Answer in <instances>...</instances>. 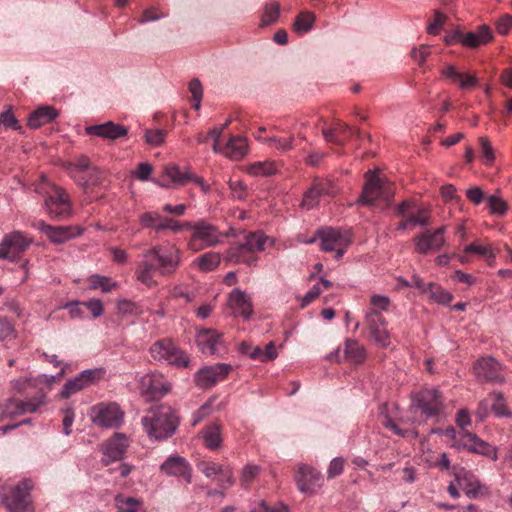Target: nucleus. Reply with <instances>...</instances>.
I'll return each instance as SVG.
<instances>
[{"instance_id": "nucleus-1", "label": "nucleus", "mask_w": 512, "mask_h": 512, "mask_svg": "<svg viewBox=\"0 0 512 512\" xmlns=\"http://www.w3.org/2000/svg\"><path fill=\"white\" fill-rule=\"evenodd\" d=\"M65 169L85 194H90L95 187H106V171L92 165L86 155L76 156L73 161L65 164Z\"/></svg>"}, {"instance_id": "nucleus-2", "label": "nucleus", "mask_w": 512, "mask_h": 512, "mask_svg": "<svg viewBox=\"0 0 512 512\" xmlns=\"http://www.w3.org/2000/svg\"><path fill=\"white\" fill-rule=\"evenodd\" d=\"M148 436L163 440L172 436L178 426V419L170 406L160 405L151 408L141 419Z\"/></svg>"}, {"instance_id": "nucleus-3", "label": "nucleus", "mask_w": 512, "mask_h": 512, "mask_svg": "<svg viewBox=\"0 0 512 512\" xmlns=\"http://www.w3.org/2000/svg\"><path fill=\"white\" fill-rule=\"evenodd\" d=\"M188 230H190V238L187 247L192 252H199L205 248L216 247L222 244L224 239L228 236L227 233L221 232L216 225L205 220L190 222Z\"/></svg>"}, {"instance_id": "nucleus-4", "label": "nucleus", "mask_w": 512, "mask_h": 512, "mask_svg": "<svg viewBox=\"0 0 512 512\" xmlns=\"http://www.w3.org/2000/svg\"><path fill=\"white\" fill-rule=\"evenodd\" d=\"M43 186L37 187L35 191L44 194V207L47 214L56 219L68 218L72 214V204L68 193L61 187L50 184L44 177Z\"/></svg>"}, {"instance_id": "nucleus-5", "label": "nucleus", "mask_w": 512, "mask_h": 512, "mask_svg": "<svg viewBox=\"0 0 512 512\" xmlns=\"http://www.w3.org/2000/svg\"><path fill=\"white\" fill-rule=\"evenodd\" d=\"M393 196L394 188L388 179L369 170L365 173V184L357 202L362 205H373L378 200L389 202Z\"/></svg>"}, {"instance_id": "nucleus-6", "label": "nucleus", "mask_w": 512, "mask_h": 512, "mask_svg": "<svg viewBox=\"0 0 512 512\" xmlns=\"http://www.w3.org/2000/svg\"><path fill=\"white\" fill-rule=\"evenodd\" d=\"M445 434L454 439L453 447L457 450H467L471 453L485 456L492 461L498 459V448L480 439L475 433L463 431L456 437L454 428L446 429Z\"/></svg>"}, {"instance_id": "nucleus-7", "label": "nucleus", "mask_w": 512, "mask_h": 512, "mask_svg": "<svg viewBox=\"0 0 512 512\" xmlns=\"http://www.w3.org/2000/svg\"><path fill=\"white\" fill-rule=\"evenodd\" d=\"M33 489V482L24 479L9 492L0 491L1 502L9 512H34L30 492Z\"/></svg>"}, {"instance_id": "nucleus-8", "label": "nucleus", "mask_w": 512, "mask_h": 512, "mask_svg": "<svg viewBox=\"0 0 512 512\" xmlns=\"http://www.w3.org/2000/svg\"><path fill=\"white\" fill-rule=\"evenodd\" d=\"M149 352L151 357L161 364L184 368L190 363L189 356L170 339L154 342L150 346Z\"/></svg>"}, {"instance_id": "nucleus-9", "label": "nucleus", "mask_w": 512, "mask_h": 512, "mask_svg": "<svg viewBox=\"0 0 512 512\" xmlns=\"http://www.w3.org/2000/svg\"><path fill=\"white\" fill-rule=\"evenodd\" d=\"M33 238L26 232L15 230L4 235L0 242V259L14 263L28 250Z\"/></svg>"}, {"instance_id": "nucleus-10", "label": "nucleus", "mask_w": 512, "mask_h": 512, "mask_svg": "<svg viewBox=\"0 0 512 512\" xmlns=\"http://www.w3.org/2000/svg\"><path fill=\"white\" fill-rule=\"evenodd\" d=\"M316 236L320 240V248L325 252H335V258L339 260L351 244V233L332 227L321 228Z\"/></svg>"}, {"instance_id": "nucleus-11", "label": "nucleus", "mask_w": 512, "mask_h": 512, "mask_svg": "<svg viewBox=\"0 0 512 512\" xmlns=\"http://www.w3.org/2000/svg\"><path fill=\"white\" fill-rule=\"evenodd\" d=\"M91 421L102 428H117L123 422L124 413L116 403H98L88 413Z\"/></svg>"}, {"instance_id": "nucleus-12", "label": "nucleus", "mask_w": 512, "mask_h": 512, "mask_svg": "<svg viewBox=\"0 0 512 512\" xmlns=\"http://www.w3.org/2000/svg\"><path fill=\"white\" fill-rule=\"evenodd\" d=\"M139 389L146 400L153 401L168 394L171 390V384L163 374L150 372L140 378Z\"/></svg>"}, {"instance_id": "nucleus-13", "label": "nucleus", "mask_w": 512, "mask_h": 512, "mask_svg": "<svg viewBox=\"0 0 512 512\" xmlns=\"http://www.w3.org/2000/svg\"><path fill=\"white\" fill-rule=\"evenodd\" d=\"M412 407L426 417H434L443 407L441 394L436 388H425L412 396Z\"/></svg>"}, {"instance_id": "nucleus-14", "label": "nucleus", "mask_w": 512, "mask_h": 512, "mask_svg": "<svg viewBox=\"0 0 512 512\" xmlns=\"http://www.w3.org/2000/svg\"><path fill=\"white\" fill-rule=\"evenodd\" d=\"M148 256H152L158 267V273L162 276L173 274L180 264V251L175 247L154 246L148 250Z\"/></svg>"}, {"instance_id": "nucleus-15", "label": "nucleus", "mask_w": 512, "mask_h": 512, "mask_svg": "<svg viewBox=\"0 0 512 512\" xmlns=\"http://www.w3.org/2000/svg\"><path fill=\"white\" fill-rule=\"evenodd\" d=\"M45 401L46 396L44 393H40L27 401L14 398L8 399L4 404L0 405V420L26 413H34L45 404Z\"/></svg>"}, {"instance_id": "nucleus-16", "label": "nucleus", "mask_w": 512, "mask_h": 512, "mask_svg": "<svg viewBox=\"0 0 512 512\" xmlns=\"http://www.w3.org/2000/svg\"><path fill=\"white\" fill-rule=\"evenodd\" d=\"M365 324L373 341L381 348L391 344L390 333L387 329V321L382 313L376 309H368L365 313Z\"/></svg>"}, {"instance_id": "nucleus-17", "label": "nucleus", "mask_w": 512, "mask_h": 512, "mask_svg": "<svg viewBox=\"0 0 512 512\" xmlns=\"http://www.w3.org/2000/svg\"><path fill=\"white\" fill-rule=\"evenodd\" d=\"M231 371L232 366L227 363L205 366L195 373L194 382L200 389H210L225 380Z\"/></svg>"}, {"instance_id": "nucleus-18", "label": "nucleus", "mask_w": 512, "mask_h": 512, "mask_svg": "<svg viewBox=\"0 0 512 512\" xmlns=\"http://www.w3.org/2000/svg\"><path fill=\"white\" fill-rule=\"evenodd\" d=\"M104 374L101 368L86 369L77 376L69 379L63 386L60 396L64 399L82 391L83 389L95 384Z\"/></svg>"}, {"instance_id": "nucleus-19", "label": "nucleus", "mask_w": 512, "mask_h": 512, "mask_svg": "<svg viewBox=\"0 0 512 512\" xmlns=\"http://www.w3.org/2000/svg\"><path fill=\"white\" fill-rule=\"evenodd\" d=\"M445 232L446 227L442 226L416 235L413 239L416 252L427 254L431 251H439L445 244Z\"/></svg>"}, {"instance_id": "nucleus-20", "label": "nucleus", "mask_w": 512, "mask_h": 512, "mask_svg": "<svg viewBox=\"0 0 512 512\" xmlns=\"http://www.w3.org/2000/svg\"><path fill=\"white\" fill-rule=\"evenodd\" d=\"M196 342L203 354L222 356L226 353L223 335L216 330H200L196 335Z\"/></svg>"}, {"instance_id": "nucleus-21", "label": "nucleus", "mask_w": 512, "mask_h": 512, "mask_svg": "<svg viewBox=\"0 0 512 512\" xmlns=\"http://www.w3.org/2000/svg\"><path fill=\"white\" fill-rule=\"evenodd\" d=\"M128 447L129 438L125 434L115 433L102 445L103 464L107 466L112 462L123 459Z\"/></svg>"}, {"instance_id": "nucleus-22", "label": "nucleus", "mask_w": 512, "mask_h": 512, "mask_svg": "<svg viewBox=\"0 0 512 512\" xmlns=\"http://www.w3.org/2000/svg\"><path fill=\"white\" fill-rule=\"evenodd\" d=\"M163 176L176 185H185L188 181L197 184L204 194L210 191V186L202 177L194 175L189 168L181 170L177 165H168L164 168Z\"/></svg>"}, {"instance_id": "nucleus-23", "label": "nucleus", "mask_w": 512, "mask_h": 512, "mask_svg": "<svg viewBox=\"0 0 512 512\" xmlns=\"http://www.w3.org/2000/svg\"><path fill=\"white\" fill-rule=\"evenodd\" d=\"M477 378L493 383H502L504 376L502 367L493 357L487 356L480 358L473 367Z\"/></svg>"}, {"instance_id": "nucleus-24", "label": "nucleus", "mask_w": 512, "mask_h": 512, "mask_svg": "<svg viewBox=\"0 0 512 512\" xmlns=\"http://www.w3.org/2000/svg\"><path fill=\"white\" fill-rule=\"evenodd\" d=\"M228 308L236 317L249 319L253 312V306L249 295L246 292L236 288L228 296Z\"/></svg>"}, {"instance_id": "nucleus-25", "label": "nucleus", "mask_w": 512, "mask_h": 512, "mask_svg": "<svg viewBox=\"0 0 512 512\" xmlns=\"http://www.w3.org/2000/svg\"><path fill=\"white\" fill-rule=\"evenodd\" d=\"M295 479L302 493L311 494L322 485L320 472L307 465L299 466Z\"/></svg>"}, {"instance_id": "nucleus-26", "label": "nucleus", "mask_w": 512, "mask_h": 512, "mask_svg": "<svg viewBox=\"0 0 512 512\" xmlns=\"http://www.w3.org/2000/svg\"><path fill=\"white\" fill-rule=\"evenodd\" d=\"M453 475L456 484L464 491L468 498H476L480 494L482 485L472 472L462 467H454Z\"/></svg>"}, {"instance_id": "nucleus-27", "label": "nucleus", "mask_w": 512, "mask_h": 512, "mask_svg": "<svg viewBox=\"0 0 512 512\" xmlns=\"http://www.w3.org/2000/svg\"><path fill=\"white\" fill-rule=\"evenodd\" d=\"M441 75L445 80L457 85L462 90L472 89L477 86L479 82L475 75L461 72L452 64L445 65L441 69Z\"/></svg>"}, {"instance_id": "nucleus-28", "label": "nucleus", "mask_w": 512, "mask_h": 512, "mask_svg": "<svg viewBox=\"0 0 512 512\" xmlns=\"http://www.w3.org/2000/svg\"><path fill=\"white\" fill-rule=\"evenodd\" d=\"M224 259L226 262L231 264H245L247 266H256L258 262V256L253 254L248 246L243 242L231 246L225 251Z\"/></svg>"}, {"instance_id": "nucleus-29", "label": "nucleus", "mask_w": 512, "mask_h": 512, "mask_svg": "<svg viewBox=\"0 0 512 512\" xmlns=\"http://www.w3.org/2000/svg\"><path fill=\"white\" fill-rule=\"evenodd\" d=\"M35 227L54 244H63L76 236L71 226H52L41 220L35 224Z\"/></svg>"}, {"instance_id": "nucleus-30", "label": "nucleus", "mask_w": 512, "mask_h": 512, "mask_svg": "<svg viewBox=\"0 0 512 512\" xmlns=\"http://www.w3.org/2000/svg\"><path fill=\"white\" fill-rule=\"evenodd\" d=\"M160 471L167 476L183 477L187 482L191 481L190 465L181 456L168 457L160 466Z\"/></svg>"}, {"instance_id": "nucleus-31", "label": "nucleus", "mask_w": 512, "mask_h": 512, "mask_svg": "<svg viewBox=\"0 0 512 512\" xmlns=\"http://www.w3.org/2000/svg\"><path fill=\"white\" fill-rule=\"evenodd\" d=\"M158 272V267L152 256H148V251L143 254L142 260L136 267L135 276L137 281L141 282L147 287H153L156 282L154 280L155 274Z\"/></svg>"}, {"instance_id": "nucleus-32", "label": "nucleus", "mask_w": 512, "mask_h": 512, "mask_svg": "<svg viewBox=\"0 0 512 512\" xmlns=\"http://www.w3.org/2000/svg\"><path fill=\"white\" fill-rule=\"evenodd\" d=\"M85 132L88 135L114 140L125 136L127 129L123 125L109 121L103 124L87 126Z\"/></svg>"}, {"instance_id": "nucleus-33", "label": "nucleus", "mask_w": 512, "mask_h": 512, "mask_svg": "<svg viewBox=\"0 0 512 512\" xmlns=\"http://www.w3.org/2000/svg\"><path fill=\"white\" fill-rule=\"evenodd\" d=\"M198 469L210 479L216 478L219 474H223L225 482L228 484H234V475L232 468L228 465H222L212 461H202L198 464Z\"/></svg>"}, {"instance_id": "nucleus-34", "label": "nucleus", "mask_w": 512, "mask_h": 512, "mask_svg": "<svg viewBox=\"0 0 512 512\" xmlns=\"http://www.w3.org/2000/svg\"><path fill=\"white\" fill-rule=\"evenodd\" d=\"M59 116L58 111L52 106H41L33 111L28 117V126L37 129L45 124L51 123Z\"/></svg>"}, {"instance_id": "nucleus-35", "label": "nucleus", "mask_w": 512, "mask_h": 512, "mask_svg": "<svg viewBox=\"0 0 512 512\" xmlns=\"http://www.w3.org/2000/svg\"><path fill=\"white\" fill-rule=\"evenodd\" d=\"M492 38L493 36L490 28L486 25H482L477 29V31L463 34L461 44L468 48H476L487 44L492 40Z\"/></svg>"}, {"instance_id": "nucleus-36", "label": "nucleus", "mask_w": 512, "mask_h": 512, "mask_svg": "<svg viewBox=\"0 0 512 512\" xmlns=\"http://www.w3.org/2000/svg\"><path fill=\"white\" fill-rule=\"evenodd\" d=\"M244 243L248 246L253 254L261 253L267 247L273 246L274 238L267 236L262 231L250 232L245 236Z\"/></svg>"}, {"instance_id": "nucleus-37", "label": "nucleus", "mask_w": 512, "mask_h": 512, "mask_svg": "<svg viewBox=\"0 0 512 512\" xmlns=\"http://www.w3.org/2000/svg\"><path fill=\"white\" fill-rule=\"evenodd\" d=\"M343 355L344 360L353 364H361L366 358V351L357 340L348 339L344 343Z\"/></svg>"}, {"instance_id": "nucleus-38", "label": "nucleus", "mask_w": 512, "mask_h": 512, "mask_svg": "<svg viewBox=\"0 0 512 512\" xmlns=\"http://www.w3.org/2000/svg\"><path fill=\"white\" fill-rule=\"evenodd\" d=\"M327 185L326 182L321 181L314 183L305 193L301 206L307 210L314 208L318 204L320 197L327 193Z\"/></svg>"}, {"instance_id": "nucleus-39", "label": "nucleus", "mask_w": 512, "mask_h": 512, "mask_svg": "<svg viewBox=\"0 0 512 512\" xmlns=\"http://www.w3.org/2000/svg\"><path fill=\"white\" fill-rule=\"evenodd\" d=\"M89 288L91 290H99L102 293H109L119 287V284L110 277L92 274L87 278Z\"/></svg>"}, {"instance_id": "nucleus-40", "label": "nucleus", "mask_w": 512, "mask_h": 512, "mask_svg": "<svg viewBox=\"0 0 512 512\" xmlns=\"http://www.w3.org/2000/svg\"><path fill=\"white\" fill-rule=\"evenodd\" d=\"M221 262V255L218 252L209 251L193 261V265L196 266L202 272H210L215 270Z\"/></svg>"}, {"instance_id": "nucleus-41", "label": "nucleus", "mask_w": 512, "mask_h": 512, "mask_svg": "<svg viewBox=\"0 0 512 512\" xmlns=\"http://www.w3.org/2000/svg\"><path fill=\"white\" fill-rule=\"evenodd\" d=\"M246 151V140L242 137L235 136L229 139L223 152L227 157L239 160L246 154Z\"/></svg>"}, {"instance_id": "nucleus-42", "label": "nucleus", "mask_w": 512, "mask_h": 512, "mask_svg": "<svg viewBox=\"0 0 512 512\" xmlns=\"http://www.w3.org/2000/svg\"><path fill=\"white\" fill-rule=\"evenodd\" d=\"M277 171V167L274 161L265 160L252 163L247 167L248 174L259 177V176H270Z\"/></svg>"}, {"instance_id": "nucleus-43", "label": "nucleus", "mask_w": 512, "mask_h": 512, "mask_svg": "<svg viewBox=\"0 0 512 512\" xmlns=\"http://www.w3.org/2000/svg\"><path fill=\"white\" fill-rule=\"evenodd\" d=\"M491 402V409L497 417H511L512 412L508 409L504 396L500 392H493L488 397Z\"/></svg>"}, {"instance_id": "nucleus-44", "label": "nucleus", "mask_w": 512, "mask_h": 512, "mask_svg": "<svg viewBox=\"0 0 512 512\" xmlns=\"http://www.w3.org/2000/svg\"><path fill=\"white\" fill-rule=\"evenodd\" d=\"M205 446L210 450L218 449L222 443L220 429L217 425L209 426L202 432Z\"/></svg>"}, {"instance_id": "nucleus-45", "label": "nucleus", "mask_w": 512, "mask_h": 512, "mask_svg": "<svg viewBox=\"0 0 512 512\" xmlns=\"http://www.w3.org/2000/svg\"><path fill=\"white\" fill-rule=\"evenodd\" d=\"M257 140L267 144L269 147L274 148L280 152H286L293 147L294 137H261L257 136Z\"/></svg>"}, {"instance_id": "nucleus-46", "label": "nucleus", "mask_w": 512, "mask_h": 512, "mask_svg": "<svg viewBox=\"0 0 512 512\" xmlns=\"http://www.w3.org/2000/svg\"><path fill=\"white\" fill-rule=\"evenodd\" d=\"M189 226H190V221L180 222L174 218L163 216L161 223L157 227V232L170 230L174 233H178L185 229H188Z\"/></svg>"}, {"instance_id": "nucleus-47", "label": "nucleus", "mask_w": 512, "mask_h": 512, "mask_svg": "<svg viewBox=\"0 0 512 512\" xmlns=\"http://www.w3.org/2000/svg\"><path fill=\"white\" fill-rule=\"evenodd\" d=\"M315 15L312 12H301L295 19L294 29L297 33H307L312 29Z\"/></svg>"}, {"instance_id": "nucleus-48", "label": "nucleus", "mask_w": 512, "mask_h": 512, "mask_svg": "<svg viewBox=\"0 0 512 512\" xmlns=\"http://www.w3.org/2000/svg\"><path fill=\"white\" fill-rule=\"evenodd\" d=\"M412 208L406 210V216L413 226H427L430 222V215L427 209L420 208L412 212Z\"/></svg>"}, {"instance_id": "nucleus-49", "label": "nucleus", "mask_w": 512, "mask_h": 512, "mask_svg": "<svg viewBox=\"0 0 512 512\" xmlns=\"http://www.w3.org/2000/svg\"><path fill=\"white\" fill-rule=\"evenodd\" d=\"M489 212L496 216H502L507 211V203L497 195H490L486 198Z\"/></svg>"}, {"instance_id": "nucleus-50", "label": "nucleus", "mask_w": 512, "mask_h": 512, "mask_svg": "<svg viewBox=\"0 0 512 512\" xmlns=\"http://www.w3.org/2000/svg\"><path fill=\"white\" fill-rule=\"evenodd\" d=\"M162 215L156 211L144 212L139 216V222L143 228H150L157 232V227L161 223Z\"/></svg>"}, {"instance_id": "nucleus-51", "label": "nucleus", "mask_w": 512, "mask_h": 512, "mask_svg": "<svg viewBox=\"0 0 512 512\" xmlns=\"http://www.w3.org/2000/svg\"><path fill=\"white\" fill-rule=\"evenodd\" d=\"M260 467L253 464H247L243 467L240 475V485L248 488L254 479L258 476Z\"/></svg>"}, {"instance_id": "nucleus-52", "label": "nucleus", "mask_w": 512, "mask_h": 512, "mask_svg": "<svg viewBox=\"0 0 512 512\" xmlns=\"http://www.w3.org/2000/svg\"><path fill=\"white\" fill-rule=\"evenodd\" d=\"M115 502L118 509H122L124 512H137L140 506V501L133 497H123L121 495H117L115 497Z\"/></svg>"}, {"instance_id": "nucleus-53", "label": "nucleus", "mask_w": 512, "mask_h": 512, "mask_svg": "<svg viewBox=\"0 0 512 512\" xmlns=\"http://www.w3.org/2000/svg\"><path fill=\"white\" fill-rule=\"evenodd\" d=\"M464 253H475L484 256L488 259L495 258V253L490 245H480L477 243H471L464 248Z\"/></svg>"}, {"instance_id": "nucleus-54", "label": "nucleus", "mask_w": 512, "mask_h": 512, "mask_svg": "<svg viewBox=\"0 0 512 512\" xmlns=\"http://www.w3.org/2000/svg\"><path fill=\"white\" fill-rule=\"evenodd\" d=\"M413 207L414 203L408 200L403 201L401 204L398 205L397 213L403 218V220L397 225L396 229L398 231H405L406 229L413 227L412 223L409 222V219L406 216V210Z\"/></svg>"}, {"instance_id": "nucleus-55", "label": "nucleus", "mask_w": 512, "mask_h": 512, "mask_svg": "<svg viewBox=\"0 0 512 512\" xmlns=\"http://www.w3.org/2000/svg\"><path fill=\"white\" fill-rule=\"evenodd\" d=\"M280 8L277 3H271L265 7L262 15V25L268 26L273 24L279 17Z\"/></svg>"}, {"instance_id": "nucleus-56", "label": "nucleus", "mask_w": 512, "mask_h": 512, "mask_svg": "<svg viewBox=\"0 0 512 512\" xmlns=\"http://www.w3.org/2000/svg\"><path fill=\"white\" fill-rule=\"evenodd\" d=\"M189 91L192 95L193 100V108L195 110H199L201 107V100L203 95V89L200 81L198 79H193L189 83Z\"/></svg>"}, {"instance_id": "nucleus-57", "label": "nucleus", "mask_w": 512, "mask_h": 512, "mask_svg": "<svg viewBox=\"0 0 512 512\" xmlns=\"http://www.w3.org/2000/svg\"><path fill=\"white\" fill-rule=\"evenodd\" d=\"M251 512H290V509L286 504L282 502H279L273 507H270L265 501L261 500L253 506Z\"/></svg>"}, {"instance_id": "nucleus-58", "label": "nucleus", "mask_w": 512, "mask_h": 512, "mask_svg": "<svg viewBox=\"0 0 512 512\" xmlns=\"http://www.w3.org/2000/svg\"><path fill=\"white\" fill-rule=\"evenodd\" d=\"M16 331L14 326L7 318L0 317V340L1 341H11L15 339Z\"/></svg>"}, {"instance_id": "nucleus-59", "label": "nucleus", "mask_w": 512, "mask_h": 512, "mask_svg": "<svg viewBox=\"0 0 512 512\" xmlns=\"http://www.w3.org/2000/svg\"><path fill=\"white\" fill-rule=\"evenodd\" d=\"M428 288L431 293V297L438 303L447 304L452 300L451 293L437 287L434 283H428Z\"/></svg>"}, {"instance_id": "nucleus-60", "label": "nucleus", "mask_w": 512, "mask_h": 512, "mask_svg": "<svg viewBox=\"0 0 512 512\" xmlns=\"http://www.w3.org/2000/svg\"><path fill=\"white\" fill-rule=\"evenodd\" d=\"M482 157L486 165H491L495 159L494 151L487 137L479 138Z\"/></svg>"}, {"instance_id": "nucleus-61", "label": "nucleus", "mask_w": 512, "mask_h": 512, "mask_svg": "<svg viewBox=\"0 0 512 512\" xmlns=\"http://www.w3.org/2000/svg\"><path fill=\"white\" fill-rule=\"evenodd\" d=\"M166 138V132L162 129L146 130L145 140L149 145L159 146Z\"/></svg>"}, {"instance_id": "nucleus-62", "label": "nucleus", "mask_w": 512, "mask_h": 512, "mask_svg": "<svg viewBox=\"0 0 512 512\" xmlns=\"http://www.w3.org/2000/svg\"><path fill=\"white\" fill-rule=\"evenodd\" d=\"M229 188L231 190L232 196L235 199L243 200L247 194L246 185L241 180H230Z\"/></svg>"}, {"instance_id": "nucleus-63", "label": "nucleus", "mask_w": 512, "mask_h": 512, "mask_svg": "<svg viewBox=\"0 0 512 512\" xmlns=\"http://www.w3.org/2000/svg\"><path fill=\"white\" fill-rule=\"evenodd\" d=\"M370 303V309H376L381 313L382 311L388 310L390 306V299L384 295L374 294L371 296Z\"/></svg>"}, {"instance_id": "nucleus-64", "label": "nucleus", "mask_w": 512, "mask_h": 512, "mask_svg": "<svg viewBox=\"0 0 512 512\" xmlns=\"http://www.w3.org/2000/svg\"><path fill=\"white\" fill-rule=\"evenodd\" d=\"M344 469V459L342 457L333 458L327 470V477L333 479L339 476Z\"/></svg>"}]
</instances>
